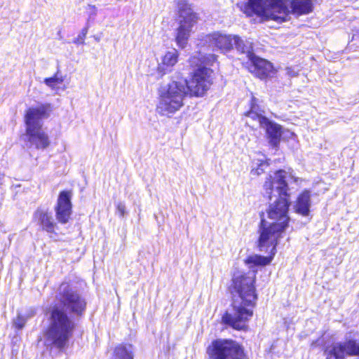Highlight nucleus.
Wrapping results in <instances>:
<instances>
[{
    "label": "nucleus",
    "instance_id": "obj_1",
    "mask_svg": "<svg viewBox=\"0 0 359 359\" xmlns=\"http://www.w3.org/2000/svg\"><path fill=\"white\" fill-rule=\"evenodd\" d=\"M57 299L62 308L55 306L50 311L49 325L43 333L44 345L50 350L63 351L75 328L74 320L66 311L80 316L86 310V302L76 289L65 283L60 285Z\"/></svg>",
    "mask_w": 359,
    "mask_h": 359
},
{
    "label": "nucleus",
    "instance_id": "obj_2",
    "mask_svg": "<svg viewBox=\"0 0 359 359\" xmlns=\"http://www.w3.org/2000/svg\"><path fill=\"white\" fill-rule=\"evenodd\" d=\"M210 73V69L200 67L189 81L182 79L161 86L158 90L157 112L169 116L179 111L184 105V99L189 91L191 95H203L212 83Z\"/></svg>",
    "mask_w": 359,
    "mask_h": 359
},
{
    "label": "nucleus",
    "instance_id": "obj_3",
    "mask_svg": "<svg viewBox=\"0 0 359 359\" xmlns=\"http://www.w3.org/2000/svg\"><path fill=\"white\" fill-rule=\"evenodd\" d=\"M255 274L241 275L233 279V291L238 294L233 300L232 312H226L222 323L235 330H242L247 327V323L252 316V311L248 306H253L257 299L254 286Z\"/></svg>",
    "mask_w": 359,
    "mask_h": 359
},
{
    "label": "nucleus",
    "instance_id": "obj_4",
    "mask_svg": "<svg viewBox=\"0 0 359 359\" xmlns=\"http://www.w3.org/2000/svg\"><path fill=\"white\" fill-rule=\"evenodd\" d=\"M287 172L279 170L270 173L263 185L264 194L271 203L267 210L268 217L275 220L273 224H283L287 226V212L290 205V194L287 182Z\"/></svg>",
    "mask_w": 359,
    "mask_h": 359
},
{
    "label": "nucleus",
    "instance_id": "obj_5",
    "mask_svg": "<svg viewBox=\"0 0 359 359\" xmlns=\"http://www.w3.org/2000/svg\"><path fill=\"white\" fill-rule=\"evenodd\" d=\"M290 0H246L237 4L240 11L248 16L257 15L263 19L283 23L290 20Z\"/></svg>",
    "mask_w": 359,
    "mask_h": 359
},
{
    "label": "nucleus",
    "instance_id": "obj_6",
    "mask_svg": "<svg viewBox=\"0 0 359 359\" xmlns=\"http://www.w3.org/2000/svg\"><path fill=\"white\" fill-rule=\"evenodd\" d=\"M50 104L29 108L25 115V136L27 146L45 149L50 145L48 135L43 129V120L49 116Z\"/></svg>",
    "mask_w": 359,
    "mask_h": 359
},
{
    "label": "nucleus",
    "instance_id": "obj_7",
    "mask_svg": "<svg viewBox=\"0 0 359 359\" xmlns=\"http://www.w3.org/2000/svg\"><path fill=\"white\" fill-rule=\"evenodd\" d=\"M285 229L283 224H268L266 221L262 219L259 230L258 248L261 252H269L270 255L269 257L251 255L247 258L246 263L255 266L269 264L276 255L278 239Z\"/></svg>",
    "mask_w": 359,
    "mask_h": 359
},
{
    "label": "nucleus",
    "instance_id": "obj_8",
    "mask_svg": "<svg viewBox=\"0 0 359 359\" xmlns=\"http://www.w3.org/2000/svg\"><path fill=\"white\" fill-rule=\"evenodd\" d=\"M259 102V101L257 98L252 97L250 109L246 113V116L252 121H255L259 127L265 129L270 144L273 147H276L279 144L282 135L281 127L271 122L264 116V110Z\"/></svg>",
    "mask_w": 359,
    "mask_h": 359
},
{
    "label": "nucleus",
    "instance_id": "obj_9",
    "mask_svg": "<svg viewBox=\"0 0 359 359\" xmlns=\"http://www.w3.org/2000/svg\"><path fill=\"white\" fill-rule=\"evenodd\" d=\"M180 20L177 30L176 42L180 48L185 47L191 32L192 27L197 22V15L188 4L187 0H175Z\"/></svg>",
    "mask_w": 359,
    "mask_h": 359
},
{
    "label": "nucleus",
    "instance_id": "obj_10",
    "mask_svg": "<svg viewBox=\"0 0 359 359\" xmlns=\"http://www.w3.org/2000/svg\"><path fill=\"white\" fill-rule=\"evenodd\" d=\"M208 353L213 359H242L243 351L233 340L216 339L208 348Z\"/></svg>",
    "mask_w": 359,
    "mask_h": 359
},
{
    "label": "nucleus",
    "instance_id": "obj_11",
    "mask_svg": "<svg viewBox=\"0 0 359 359\" xmlns=\"http://www.w3.org/2000/svg\"><path fill=\"white\" fill-rule=\"evenodd\" d=\"M233 40L232 35L215 32L202 36L199 45L207 46L212 50H219L221 52H226L233 48Z\"/></svg>",
    "mask_w": 359,
    "mask_h": 359
},
{
    "label": "nucleus",
    "instance_id": "obj_12",
    "mask_svg": "<svg viewBox=\"0 0 359 359\" xmlns=\"http://www.w3.org/2000/svg\"><path fill=\"white\" fill-rule=\"evenodd\" d=\"M72 196L70 191H62L59 194L55 212L56 219L60 224H67L70 219L72 213Z\"/></svg>",
    "mask_w": 359,
    "mask_h": 359
},
{
    "label": "nucleus",
    "instance_id": "obj_13",
    "mask_svg": "<svg viewBox=\"0 0 359 359\" xmlns=\"http://www.w3.org/2000/svg\"><path fill=\"white\" fill-rule=\"evenodd\" d=\"M345 355H359V344L354 340L335 344L328 351L327 359H343Z\"/></svg>",
    "mask_w": 359,
    "mask_h": 359
},
{
    "label": "nucleus",
    "instance_id": "obj_14",
    "mask_svg": "<svg viewBox=\"0 0 359 359\" xmlns=\"http://www.w3.org/2000/svg\"><path fill=\"white\" fill-rule=\"evenodd\" d=\"M250 65L248 67L250 72L260 79L270 76L273 72L272 64L262 58L257 57L255 54L250 55L248 59Z\"/></svg>",
    "mask_w": 359,
    "mask_h": 359
},
{
    "label": "nucleus",
    "instance_id": "obj_15",
    "mask_svg": "<svg viewBox=\"0 0 359 359\" xmlns=\"http://www.w3.org/2000/svg\"><path fill=\"white\" fill-rule=\"evenodd\" d=\"M34 219L37 221L42 230L48 233H54L56 222L54 221L52 213L47 210L38 208L34 213Z\"/></svg>",
    "mask_w": 359,
    "mask_h": 359
},
{
    "label": "nucleus",
    "instance_id": "obj_16",
    "mask_svg": "<svg viewBox=\"0 0 359 359\" xmlns=\"http://www.w3.org/2000/svg\"><path fill=\"white\" fill-rule=\"evenodd\" d=\"M311 192L309 190H304L298 196L294 205L295 212L304 217L309 215L311 205Z\"/></svg>",
    "mask_w": 359,
    "mask_h": 359
},
{
    "label": "nucleus",
    "instance_id": "obj_17",
    "mask_svg": "<svg viewBox=\"0 0 359 359\" xmlns=\"http://www.w3.org/2000/svg\"><path fill=\"white\" fill-rule=\"evenodd\" d=\"M290 14L299 16L306 15L313 11V3L311 0H290Z\"/></svg>",
    "mask_w": 359,
    "mask_h": 359
},
{
    "label": "nucleus",
    "instance_id": "obj_18",
    "mask_svg": "<svg viewBox=\"0 0 359 359\" xmlns=\"http://www.w3.org/2000/svg\"><path fill=\"white\" fill-rule=\"evenodd\" d=\"M178 56V53L175 49L168 51L163 57L161 64L158 66V71L163 74L170 72L177 62Z\"/></svg>",
    "mask_w": 359,
    "mask_h": 359
},
{
    "label": "nucleus",
    "instance_id": "obj_19",
    "mask_svg": "<svg viewBox=\"0 0 359 359\" xmlns=\"http://www.w3.org/2000/svg\"><path fill=\"white\" fill-rule=\"evenodd\" d=\"M233 46H234L236 50L242 53H245L248 58H250V55H254L252 53V43L249 41H244L238 36H233Z\"/></svg>",
    "mask_w": 359,
    "mask_h": 359
},
{
    "label": "nucleus",
    "instance_id": "obj_20",
    "mask_svg": "<svg viewBox=\"0 0 359 359\" xmlns=\"http://www.w3.org/2000/svg\"><path fill=\"white\" fill-rule=\"evenodd\" d=\"M115 359H133L131 345H119L114 350Z\"/></svg>",
    "mask_w": 359,
    "mask_h": 359
},
{
    "label": "nucleus",
    "instance_id": "obj_21",
    "mask_svg": "<svg viewBox=\"0 0 359 359\" xmlns=\"http://www.w3.org/2000/svg\"><path fill=\"white\" fill-rule=\"evenodd\" d=\"M256 167H254L252 170V175H259L262 174L269 166V163L266 161L263 156L262 158L257 159L255 163Z\"/></svg>",
    "mask_w": 359,
    "mask_h": 359
},
{
    "label": "nucleus",
    "instance_id": "obj_22",
    "mask_svg": "<svg viewBox=\"0 0 359 359\" xmlns=\"http://www.w3.org/2000/svg\"><path fill=\"white\" fill-rule=\"evenodd\" d=\"M63 82V78L58 76V74H55L53 77L46 78L44 79V83L50 88H54L55 86Z\"/></svg>",
    "mask_w": 359,
    "mask_h": 359
},
{
    "label": "nucleus",
    "instance_id": "obj_23",
    "mask_svg": "<svg viewBox=\"0 0 359 359\" xmlns=\"http://www.w3.org/2000/svg\"><path fill=\"white\" fill-rule=\"evenodd\" d=\"M27 321V318L25 315L18 314L17 317L13 320V324L16 328L21 330L24 327L26 322Z\"/></svg>",
    "mask_w": 359,
    "mask_h": 359
},
{
    "label": "nucleus",
    "instance_id": "obj_24",
    "mask_svg": "<svg viewBox=\"0 0 359 359\" xmlns=\"http://www.w3.org/2000/svg\"><path fill=\"white\" fill-rule=\"evenodd\" d=\"M88 33V28L84 27L79 35L78 36V38L75 39L74 43L78 44H83L84 43V39L86 36V34Z\"/></svg>",
    "mask_w": 359,
    "mask_h": 359
},
{
    "label": "nucleus",
    "instance_id": "obj_25",
    "mask_svg": "<svg viewBox=\"0 0 359 359\" xmlns=\"http://www.w3.org/2000/svg\"><path fill=\"white\" fill-rule=\"evenodd\" d=\"M116 210L120 217H123L126 212V206L123 203L119 202L116 205Z\"/></svg>",
    "mask_w": 359,
    "mask_h": 359
},
{
    "label": "nucleus",
    "instance_id": "obj_26",
    "mask_svg": "<svg viewBox=\"0 0 359 359\" xmlns=\"http://www.w3.org/2000/svg\"><path fill=\"white\" fill-rule=\"evenodd\" d=\"M36 313V310L34 308H29L27 310L25 316L27 318V319H29L32 317H34Z\"/></svg>",
    "mask_w": 359,
    "mask_h": 359
},
{
    "label": "nucleus",
    "instance_id": "obj_27",
    "mask_svg": "<svg viewBox=\"0 0 359 359\" xmlns=\"http://www.w3.org/2000/svg\"><path fill=\"white\" fill-rule=\"evenodd\" d=\"M208 61H205V60H203L201 62V63L204 64V65H212V62L216 61L217 56L215 55H210V56L208 57Z\"/></svg>",
    "mask_w": 359,
    "mask_h": 359
},
{
    "label": "nucleus",
    "instance_id": "obj_28",
    "mask_svg": "<svg viewBox=\"0 0 359 359\" xmlns=\"http://www.w3.org/2000/svg\"><path fill=\"white\" fill-rule=\"evenodd\" d=\"M359 39V31L353 34L352 40Z\"/></svg>",
    "mask_w": 359,
    "mask_h": 359
},
{
    "label": "nucleus",
    "instance_id": "obj_29",
    "mask_svg": "<svg viewBox=\"0 0 359 359\" xmlns=\"http://www.w3.org/2000/svg\"><path fill=\"white\" fill-rule=\"evenodd\" d=\"M287 74L292 76L295 75V74H291L290 69H287Z\"/></svg>",
    "mask_w": 359,
    "mask_h": 359
},
{
    "label": "nucleus",
    "instance_id": "obj_30",
    "mask_svg": "<svg viewBox=\"0 0 359 359\" xmlns=\"http://www.w3.org/2000/svg\"><path fill=\"white\" fill-rule=\"evenodd\" d=\"M90 8L93 9V10H95V7L94 6H90L89 5L88 6Z\"/></svg>",
    "mask_w": 359,
    "mask_h": 359
},
{
    "label": "nucleus",
    "instance_id": "obj_31",
    "mask_svg": "<svg viewBox=\"0 0 359 359\" xmlns=\"http://www.w3.org/2000/svg\"><path fill=\"white\" fill-rule=\"evenodd\" d=\"M195 59H196V58H195V57H194L191 59V62H192V63H194V60Z\"/></svg>",
    "mask_w": 359,
    "mask_h": 359
}]
</instances>
